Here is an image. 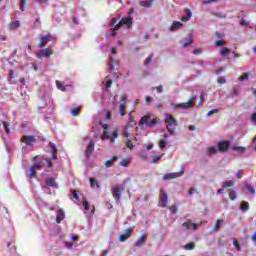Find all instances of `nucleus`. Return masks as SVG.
Segmentation results:
<instances>
[{"label":"nucleus","mask_w":256,"mask_h":256,"mask_svg":"<svg viewBox=\"0 0 256 256\" xmlns=\"http://www.w3.org/2000/svg\"><path fill=\"white\" fill-rule=\"evenodd\" d=\"M166 127L172 135H175V127L177 125V120L171 114H166L165 118Z\"/></svg>","instance_id":"nucleus-1"},{"label":"nucleus","mask_w":256,"mask_h":256,"mask_svg":"<svg viewBox=\"0 0 256 256\" xmlns=\"http://www.w3.org/2000/svg\"><path fill=\"white\" fill-rule=\"evenodd\" d=\"M140 126L143 127L146 125L147 127H155L158 125L157 119L153 118L151 119V115H145L140 119Z\"/></svg>","instance_id":"nucleus-2"},{"label":"nucleus","mask_w":256,"mask_h":256,"mask_svg":"<svg viewBox=\"0 0 256 256\" xmlns=\"http://www.w3.org/2000/svg\"><path fill=\"white\" fill-rule=\"evenodd\" d=\"M129 129H133V124H126L125 127L123 128L124 131V137L126 141V147L128 149H133V142L129 140V137H131V133L129 132Z\"/></svg>","instance_id":"nucleus-3"},{"label":"nucleus","mask_w":256,"mask_h":256,"mask_svg":"<svg viewBox=\"0 0 256 256\" xmlns=\"http://www.w3.org/2000/svg\"><path fill=\"white\" fill-rule=\"evenodd\" d=\"M53 56V50L51 48H44L36 52V57L38 59H49Z\"/></svg>","instance_id":"nucleus-4"},{"label":"nucleus","mask_w":256,"mask_h":256,"mask_svg":"<svg viewBox=\"0 0 256 256\" xmlns=\"http://www.w3.org/2000/svg\"><path fill=\"white\" fill-rule=\"evenodd\" d=\"M195 99H197V97L192 96L189 99V101L180 103V104H176L175 107H177L178 109H191V108L195 107Z\"/></svg>","instance_id":"nucleus-5"},{"label":"nucleus","mask_w":256,"mask_h":256,"mask_svg":"<svg viewBox=\"0 0 256 256\" xmlns=\"http://www.w3.org/2000/svg\"><path fill=\"white\" fill-rule=\"evenodd\" d=\"M169 201V196L165 192V190H160L158 207L165 208L167 207V202Z\"/></svg>","instance_id":"nucleus-6"},{"label":"nucleus","mask_w":256,"mask_h":256,"mask_svg":"<svg viewBox=\"0 0 256 256\" xmlns=\"http://www.w3.org/2000/svg\"><path fill=\"white\" fill-rule=\"evenodd\" d=\"M125 191V187L119 186V185H113L112 186V195L115 201L121 200V192Z\"/></svg>","instance_id":"nucleus-7"},{"label":"nucleus","mask_w":256,"mask_h":256,"mask_svg":"<svg viewBox=\"0 0 256 256\" xmlns=\"http://www.w3.org/2000/svg\"><path fill=\"white\" fill-rule=\"evenodd\" d=\"M21 142L25 143V145H28V147H33V145L37 143V138H35V136L24 135L21 138Z\"/></svg>","instance_id":"nucleus-8"},{"label":"nucleus","mask_w":256,"mask_h":256,"mask_svg":"<svg viewBox=\"0 0 256 256\" xmlns=\"http://www.w3.org/2000/svg\"><path fill=\"white\" fill-rule=\"evenodd\" d=\"M123 25H126L127 29H129V27L133 25V21L131 20V18H122L120 20V23L115 25V30H119V28L123 27Z\"/></svg>","instance_id":"nucleus-9"},{"label":"nucleus","mask_w":256,"mask_h":256,"mask_svg":"<svg viewBox=\"0 0 256 256\" xmlns=\"http://www.w3.org/2000/svg\"><path fill=\"white\" fill-rule=\"evenodd\" d=\"M229 145H231L229 141L222 140L218 142V151H220V153H227V151H229Z\"/></svg>","instance_id":"nucleus-10"},{"label":"nucleus","mask_w":256,"mask_h":256,"mask_svg":"<svg viewBox=\"0 0 256 256\" xmlns=\"http://www.w3.org/2000/svg\"><path fill=\"white\" fill-rule=\"evenodd\" d=\"M131 233H133V229L127 228L125 230L124 234H120L118 236V241H120V243H125V241H127V239H129V237H131Z\"/></svg>","instance_id":"nucleus-11"},{"label":"nucleus","mask_w":256,"mask_h":256,"mask_svg":"<svg viewBox=\"0 0 256 256\" xmlns=\"http://www.w3.org/2000/svg\"><path fill=\"white\" fill-rule=\"evenodd\" d=\"M183 175V171L167 173L163 176V181H170L171 179H177V177H181Z\"/></svg>","instance_id":"nucleus-12"},{"label":"nucleus","mask_w":256,"mask_h":256,"mask_svg":"<svg viewBox=\"0 0 256 256\" xmlns=\"http://www.w3.org/2000/svg\"><path fill=\"white\" fill-rule=\"evenodd\" d=\"M51 187H57V182H55V178H47L45 180V186H42V189L45 191L49 190Z\"/></svg>","instance_id":"nucleus-13"},{"label":"nucleus","mask_w":256,"mask_h":256,"mask_svg":"<svg viewBox=\"0 0 256 256\" xmlns=\"http://www.w3.org/2000/svg\"><path fill=\"white\" fill-rule=\"evenodd\" d=\"M51 37V34H47V35H45V36H42L41 38H40V42H39V44H38V47L40 48V49H43V47H45V45H47V43H49V38Z\"/></svg>","instance_id":"nucleus-14"},{"label":"nucleus","mask_w":256,"mask_h":256,"mask_svg":"<svg viewBox=\"0 0 256 256\" xmlns=\"http://www.w3.org/2000/svg\"><path fill=\"white\" fill-rule=\"evenodd\" d=\"M95 151V142L91 141L86 147V158L89 159L91 157V153Z\"/></svg>","instance_id":"nucleus-15"},{"label":"nucleus","mask_w":256,"mask_h":256,"mask_svg":"<svg viewBox=\"0 0 256 256\" xmlns=\"http://www.w3.org/2000/svg\"><path fill=\"white\" fill-rule=\"evenodd\" d=\"M21 27V22L19 20H15L8 24V29L10 31H15V29H19Z\"/></svg>","instance_id":"nucleus-16"},{"label":"nucleus","mask_w":256,"mask_h":256,"mask_svg":"<svg viewBox=\"0 0 256 256\" xmlns=\"http://www.w3.org/2000/svg\"><path fill=\"white\" fill-rule=\"evenodd\" d=\"M145 243H147V236H145V234H143V235L140 236V238H138V240L135 242V247H143V245H145Z\"/></svg>","instance_id":"nucleus-17"},{"label":"nucleus","mask_w":256,"mask_h":256,"mask_svg":"<svg viewBox=\"0 0 256 256\" xmlns=\"http://www.w3.org/2000/svg\"><path fill=\"white\" fill-rule=\"evenodd\" d=\"M49 147L52 150V156L51 159H53L54 161H57V146H55V144L53 142L49 143Z\"/></svg>","instance_id":"nucleus-18"},{"label":"nucleus","mask_w":256,"mask_h":256,"mask_svg":"<svg viewBox=\"0 0 256 256\" xmlns=\"http://www.w3.org/2000/svg\"><path fill=\"white\" fill-rule=\"evenodd\" d=\"M63 219H65V211L60 208V209L57 211L56 223H61V221H63Z\"/></svg>","instance_id":"nucleus-19"},{"label":"nucleus","mask_w":256,"mask_h":256,"mask_svg":"<svg viewBox=\"0 0 256 256\" xmlns=\"http://www.w3.org/2000/svg\"><path fill=\"white\" fill-rule=\"evenodd\" d=\"M139 5L140 7H146V8L153 7V0H141Z\"/></svg>","instance_id":"nucleus-20"},{"label":"nucleus","mask_w":256,"mask_h":256,"mask_svg":"<svg viewBox=\"0 0 256 256\" xmlns=\"http://www.w3.org/2000/svg\"><path fill=\"white\" fill-rule=\"evenodd\" d=\"M115 161H117V156H113L110 160H107L104 163V167H106V169H109V167H113V163H115Z\"/></svg>","instance_id":"nucleus-21"},{"label":"nucleus","mask_w":256,"mask_h":256,"mask_svg":"<svg viewBox=\"0 0 256 256\" xmlns=\"http://www.w3.org/2000/svg\"><path fill=\"white\" fill-rule=\"evenodd\" d=\"M186 13H187V16H182L181 18V21H183V23H186V21H189V19H191L193 15V12L189 8L186 9Z\"/></svg>","instance_id":"nucleus-22"},{"label":"nucleus","mask_w":256,"mask_h":256,"mask_svg":"<svg viewBox=\"0 0 256 256\" xmlns=\"http://www.w3.org/2000/svg\"><path fill=\"white\" fill-rule=\"evenodd\" d=\"M180 27H183V23L174 21L170 27V31H177Z\"/></svg>","instance_id":"nucleus-23"},{"label":"nucleus","mask_w":256,"mask_h":256,"mask_svg":"<svg viewBox=\"0 0 256 256\" xmlns=\"http://www.w3.org/2000/svg\"><path fill=\"white\" fill-rule=\"evenodd\" d=\"M223 223H224L223 220L218 219V220L216 221V223H215V225H214L212 231H213L214 233H218V232H219V225H223Z\"/></svg>","instance_id":"nucleus-24"},{"label":"nucleus","mask_w":256,"mask_h":256,"mask_svg":"<svg viewBox=\"0 0 256 256\" xmlns=\"http://www.w3.org/2000/svg\"><path fill=\"white\" fill-rule=\"evenodd\" d=\"M231 54V50H229V48L227 47H222L220 49V55H222L223 57H227L228 55Z\"/></svg>","instance_id":"nucleus-25"},{"label":"nucleus","mask_w":256,"mask_h":256,"mask_svg":"<svg viewBox=\"0 0 256 256\" xmlns=\"http://www.w3.org/2000/svg\"><path fill=\"white\" fill-rule=\"evenodd\" d=\"M2 123L7 135H11V124H9L7 121H3Z\"/></svg>","instance_id":"nucleus-26"},{"label":"nucleus","mask_w":256,"mask_h":256,"mask_svg":"<svg viewBox=\"0 0 256 256\" xmlns=\"http://www.w3.org/2000/svg\"><path fill=\"white\" fill-rule=\"evenodd\" d=\"M218 149L215 146L209 147L207 148V155L211 156V155H216Z\"/></svg>","instance_id":"nucleus-27"},{"label":"nucleus","mask_w":256,"mask_h":256,"mask_svg":"<svg viewBox=\"0 0 256 256\" xmlns=\"http://www.w3.org/2000/svg\"><path fill=\"white\" fill-rule=\"evenodd\" d=\"M233 151H236V153H245L246 149L242 146L234 145L232 146Z\"/></svg>","instance_id":"nucleus-28"},{"label":"nucleus","mask_w":256,"mask_h":256,"mask_svg":"<svg viewBox=\"0 0 256 256\" xmlns=\"http://www.w3.org/2000/svg\"><path fill=\"white\" fill-rule=\"evenodd\" d=\"M90 184L92 189H95V187L99 189L101 187V185H99V182H97L95 178H90Z\"/></svg>","instance_id":"nucleus-29"},{"label":"nucleus","mask_w":256,"mask_h":256,"mask_svg":"<svg viewBox=\"0 0 256 256\" xmlns=\"http://www.w3.org/2000/svg\"><path fill=\"white\" fill-rule=\"evenodd\" d=\"M103 139H109L111 143H115V138L109 135V131L105 130L103 133Z\"/></svg>","instance_id":"nucleus-30"},{"label":"nucleus","mask_w":256,"mask_h":256,"mask_svg":"<svg viewBox=\"0 0 256 256\" xmlns=\"http://www.w3.org/2000/svg\"><path fill=\"white\" fill-rule=\"evenodd\" d=\"M241 211H249V202L242 201L240 205Z\"/></svg>","instance_id":"nucleus-31"},{"label":"nucleus","mask_w":256,"mask_h":256,"mask_svg":"<svg viewBox=\"0 0 256 256\" xmlns=\"http://www.w3.org/2000/svg\"><path fill=\"white\" fill-rule=\"evenodd\" d=\"M119 113L121 117H124V115H127V112L125 111V104L122 103L119 105Z\"/></svg>","instance_id":"nucleus-32"},{"label":"nucleus","mask_w":256,"mask_h":256,"mask_svg":"<svg viewBox=\"0 0 256 256\" xmlns=\"http://www.w3.org/2000/svg\"><path fill=\"white\" fill-rule=\"evenodd\" d=\"M80 111H81V106H77L71 110V115H73V117H77Z\"/></svg>","instance_id":"nucleus-33"},{"label":"nucleus","mask_w":256,"mask_h":256,"mask_svg":"<svg viewBox=\"0 0 256 256\" xmlns=\"http://www.w3.org/2000/svg\"><path fill=\"white\" fill-rule=\"evenodd\" d=\"M196 245L195 243L191 242L188 243L184 246V249H186V251H193V249H195Z\"/></svg>","instance_id":"nucleus-34"},{"label":"nucleus","mask_w":256,"mask_h":256,"mask_svg":"<svg viewBox=\"0 0 256 256\" xmlns=\"http://www.w3.org/2000/svg\"><path fill=\"white\" fill-rule=\"evenodd\" d=\"M130 162H131V160H129V159H123V160H121V161L119 162V165H120L121 167H127Z\"/></svg>","instance_id":"nucleus-35"},{"label":"nucleus","mask_w":256,"mask_h":256,"mask_svg":"<svg viewBox=\"0 0 256 256\" xmlns=\"http://www.w3.org/2000/svg\"><path fill=\"white\" fill-rule=\"evenodd\" d=\"M229 197H230L231 201H235V199H237V192H235V190H231L229 192Z\"/></svg>","instance_id":"nucleus-36"},{"label":"nucleus","mask_w":256,"mask_h":256,"mask_svg":"<svg viewBox=\"0 0 256 256\" xmlns=\"http://www.w3.org/2000/svg\"><path fill=\"white\" fill-rule=\"evenodd\" d=\"M109 65H110V71H114L115 70V60L113 59V57H110Z\"/></svg>","instance_id":"nucleus-37"},{"label":"nucleus","mask_w":256,"mask_h":256,"mask_svg":"<svg viewBox=\"0 0 256 256\" xmlns=\"http://www.w3.org/2000/svg\"><path fill=\"white\" fill-rule=\"evenodd\" d=\"M155 57V55L153 54H150V56L146 59L144 65H151L152 61H153V58Z\"/></svg>","instance_id":"nucleus-38"},{"label":"nucleus","mask_w":256,"mask_h":256,"mask_svg":"<svg viewBox=\"0 0 256 256\" xmlns=\"http://www.w3.org/2000/svg\"><path fill=\"white\" fill-rule=\"evenodd\" d=\"M230 95L232 97H237L239 95V89L237 88H233L231 91H230Z\"/></svg>","instance_id":"nucleus-39"},{"label":"nucleus","mask_w":256,"mask_h":256,"mask_svg":"<svg viewBox=\"0 0 256 256\" xmlns=\"http://www.w3.org/2000/svg\"><path fill=\"white\" fill-rule=\"evenodd\" d=\"M238 79L239 81H247L249 79V74L243 73Z\"/></svg>","instance_id":"nucleus-40"},{"label":"nucleus","mask_w":256,"mask_h":256,"mask_svg":"<svg viewBox=\"0 0 256 256\" xmlns=\"http://www.w3.org/2000/svg\"><path fill=\"white\" fill-rule=\"evenodd\" d=\"M83 207H84L85 211H91V205H89L87 200L83 201Z\"/></svg>","instance_id":"nucleus-41"},{"label":"nucleus","mask_w":256,"mask_h":256,"mask_svg":"<svg viewBox=\"0 0 256 256\" xmlns=\"http://www.w3.org/2000/svg\"><path fill=\"white\" fill-rule=\"evenodd\" d=\"M235 186V182L229 180V181H226L224 182V187L227 188V187H234Z\"/></svg>","instance_id":"nucleus-42"},{"label":"nucleus","mask_w":256,"mask_h":256,"mask_svg":"<svg viewBox=\"0 0 256 256\" xmlns=\"http://www.w3.org/2000/svg\"><path fill=\"white\" fill-rule=\"evenodd\" d=\"M159 147H160V149H165L167 147V141L166 140H160L159 141Z\"/></svg>","instance_id":"nucleus-43"},{"label":"nucleus","mask_w":256,"mask_h":256,"mask_svg":"<svg viewBox=\"0 0 256 256\" xmlns=\"http://www.w3.org/2000/svg\"><path fill=\"white\" fill-rule=\"evenodd\" d=\"M182 227H185L187 229V231H189V229H191V220L184 222L182 224Z\"/></svg>","instance_id":"nucleus-44"},{"label":"nucleus","mask_w":256,"mask_h":256,"mask_svg":"<svg viewBox=\"0 0 256 256\" xmlns=\"http://www.w3.org/2000/svg\"><path fill=\"white\" fill-rule=\"evenodd\" d=\"M215 113H219V109L214 108L207 113V117H211V115H215Z\"/></svg>","instance_id":"nucleus-45"},{"label":"nucleus","mask_w":256,"mask_h":256,"mask_svg":"<svg viewBox=\"0 0 256 256\" xmlns=\"http://www.w3.org/2000/svg\"><path fill=\"white\" fill-rule=\"evenodd\" d=\"M233 245L238 251H241V245L239 244V241H237V239L233 240Z\"/></svg>","instance_id":"nucleus-46"},{"label":"nucleus","mask_w":256,"mask_h":256,"mask_svg":"<svg viewBox=\"0 0 256 256\" xmlns=\"http://www.w3.org/2000/svg\"><path fill=\"white\" fill-rule=\"evenodd\" d=\"M34 169H37V171H41L42 167H43V163H36L34 164V166H32Z\"/></svg>","instance_id":"nucleus-47"},{"label":"nucleus","mask_w":256,"mask_h":256,"mask_svg":"<svg viewBox=\"0 0 256 256\" xmlns=\"http://www.w3.org/2000/svg\"><path fill=\"white\" fill-rule=\"evenodd\" d=\"M25 5H27V0L20 1V9L21 11H25Z\"/></svg>","instance_id":"nucleus-48"},{"label":"nucleus","mask_w":256,"mask_h":256,"mask_svg":"<svg viewBox=\"0 0 256 256\" xmlns=\"http://www.w3.org/2000/svg\"><path fill=\"white\" fill-rule=\"evenodd\" d=\"M211 3H219V0H204L203 5H209Z\"/></svg>","instance_id":"nucleus-49"},{"label":"nucleus","mask_w":256,"mask_h":256,"mask_svg":"<svg viewBox=\"0 0 256 256\" xmlns=\"http://www.w3.org/2000/svg\"><path fill=\"white\" fill-rule=\"evenodd\" d=\"M226 82H227V80H225V78H223V77H219L217 79V83H219L220 85H225Z\"/></svg>","instance_id":"nucleus-50"},{"label":"nucleus","mask_w":256,"mask_h":256,"mask_svg":"<svg viewBox=\"0 0 256 256\" xmlns=\"http://www.w3.org/2000/svg\"><path fill=\"white\" fill-rule=\"evenodd\" d=\"M30 175L32 177H37V172L35 171V168L33 166L30 167Z\"/></svg>","instance_id":"nucleus-51"},{"label":"nucleus","mask_w":256,"mask_h":256,"mask_svg":"<svg viewBox=\"0 0 256 256\" xmlns=\"http://www.w3.org/2000/svg\"><path fill=\"white\" fill-rule=\"evenodd\" d=\"M56 83H57V87H58V89H60V91H65V86L63 85V83H61L59 81H57Z\"/></svg>","instance_id":"nucleus-52"},{"label":"nucleus","mask_w":256,"mask_h":256,"mask_svg":"<svg viewBox=\"0 0 256 256\" xmlns=\"http://www.w3.org/2000/svg\"><path fill=\"white\" fill-rule=\"evenodd\" d=\"M225 40H217L215 42L216 47H221V45H225Z\"/></svg>","instance_id":"nucleus-53"},{"label":"nucleus","mask_w":256,"mask_h":256,"mask_svg":"<svg viewBox=\"0 0 256 256\" xmlns=\"http://www.w3.org/2000/svg\"><path fill=\"white\" fill-rule=\"evenodd\" d=\"M111 137H113V139L115 141V139H117V137H119V129H116L114 132H112Z\"/></svg>","instance_id":"nucleus-54"},{"label":"nucleus","mask_w":256,"mask_h":256,"mask_svg":"<svg viewBox=\"0 0 256 256\" xmlns=\"http://www.w3.org/2000/svg\"><path fill=\"white\" fill-rule=\"evenodd\" d=\"M43 160L45 161L47 167H53V163L51 162V160H49L48 158H44Z\"/></svg>","instance_id":"nucleus-55"},{"label":"nucleus","mask_w":256,"mask_h":256,"mask_svg":"<svg viewBox=\"0 0 256 256\" xmlns=\"http://www.w3.org/2000/svg\"><path fill=\"white\" fill-rule=\"evenodd\" d=\"M169 209H170L171 213H173V214L177 213V211H178L176 205L170 206Z\"/></svg>","instance_id":"nucleus-56"},{"label":"nucleus","mask_w":256,"mask_h":256,"mask_svg":"<svg viewBox=\"0 0 256 256\" xmlns=\"http://www.w3.org/2000/svg\"><path fill=\"white\" fill-rule=\"evenodd\" d=\"M116 24H117V18H112L109 23L110 27H115Z\"/></svg>","instance_id":"nucleus-57"},{"label":"nucleus","mask_w":256,"mask_h":256,"mask_svg":"<svg viewBox=\"0 0 256 256\" xmlns=\"http://www.w3.org/2000/svg\"><path fill=\"white\" fill-rule=\"evenodd\" d=\"M72 197H74V199H76V201H79V194L77 193L76 190L72 191Z\"/></svg>","instance_id":"nucleus-58"},{"label":"nucleus","mask_w":256,"mask_h":256,"mask_svg":"<svg viewBox=\"0 0 256 256\" xmlns=\"http://www.w3.org/2000/svg\"><path fill=\"white\" fill-rule=\"evenodd\" d=\"M247 191H249V193H252V195H255V188L253 186H247Z\"/></svg>","instance_id":"nucleus-59"},{"label":"nucleus","mask_w":256,"mask_h":256,"mask_svg":"<svg viewBox=\"0 0 256 256\" xmlns=\"http://www.w3.org/2000/svg\"><path fill=\"white\" fill-rule=\"evenodd\" d=\"M192 43H193V38H190V39H188V42H185L183 44V47H189V45H191Z\"/></svg>","instance_id":"nucleus-60"},{"label":"nucleus","mask_w":256,"mask_h":256,"mask_svg":"<svg viewBox=\"0 0 256 256\" xmlns=\"http://www.w3.org/2000/svg\"><path fill=\"white\" fill-rule=\"evenodd\" d=\"M214 15V17H218L219 19H225V14H220V13H214L213 14Z\"/></svg>","instance_id":"nucleus-61"},{"label":"nucleus","mask_w":256,"mask_h":256,"mask_svg":"<svg viewBox=\"0 0 256 256\" xmlns=\"http://www.w3.org/2000/svg\"><path fill=\"white\" fill-rule=\"evenodd\" d=\"M193 53H194V55H201V49L195 48Z\"/></svg>","instance_id":"nucleus-62"},{"label":"nucleus","mask_w":256,"mask_h":256,"mask_svg":"<svg viewBox=\"0 0 256 256\" xmlns=\"http://www.w3.org/2000/svg\"><path fill=\"white\" fill-rule=\"evenodd\" d=\"M159 159H161V156H154L152 159V163H157V161H159Z\"/></svg>","instance_id":"nucleus-63"},{"label":"nucleus","mask_w":256,"mask_h":256,"mask_svg":"<svg viewBox=\"0 0 256 256\" xmlns=\"http://www.w3.org/2000/svg\"><path fill=\"white\" fill-rule=\"evenodd\" d=\"M251 120L256 124V113L251 115Z\"/></svg>","instance_id":"nucleus-64"}]
</instances>
